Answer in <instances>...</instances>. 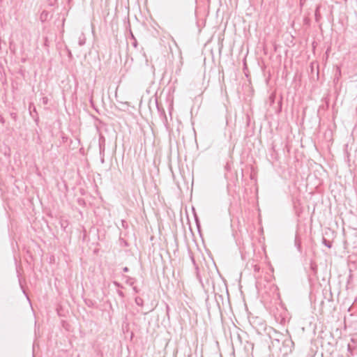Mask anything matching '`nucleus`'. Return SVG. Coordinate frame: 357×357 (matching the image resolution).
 Instances as JSON below:
<instances>
[{
  "instance_id": "nucleus-35",
  "label": "nucleus",
  "mask_w": 357,
  "mask_h": 357,
  "mask_svg": "<svg viewBox=\"0 0 357 357\" xmlns=\"http://www.w3.org/2000/svg\"><path fill=\"white\" fill-rule=\"evenodd\" d=\"M78 202H79V204H80V203H82V202L84 203V201L83 199H79L78 200Z\"/></svg>"
},
{
  "instance_id": "nucleus-9",
  "label": "nucleus",
  "mask_w": 357,
  "mask_h": 357,
  "mask_svg": "<svg viewBox=\"0 0 357 357\" xmlns=\"http://www.w3.org/2000/svg\"><path fill=\"white\" fill-rule=\"evenodd\" d=\"M84 301L85 304L89 307H93L96 304V302L94 301L89 298H85Z\"/></svg>"
},
{
  "instance_id": "nucleus-47",
  "label": "nucleus",
  "mask_w": 357,
  "mask_h": 357,
  "mask_svg": "<svg viewBox=\"0 0 357 357\" xmlns=\"http://www.w3.org/2000/svg\"><path fill=\"white\" fill-rule=\"evenodd\" d=\"M124 245H127L126 241H124Z\"/></svg>"
},
{
  "instance_id": "nucleus-24",
  "label": "nucleus",
  "mask_w": 357,
  "mask_h": 357,
  "mask_svg": "<svg viewBox=\"0 0 357 357\" xmlns=\"http://www.w3.org/2000/svg\"><path fill=\"white\" fill-rule=\"evenodd\" d=\"M89 102H90V104L91 105L92 107L95 108V105H94V102H93V96L91 95L90 98H89Z\"/></svg>"
},
{
  "instance_id": "nucleus-21",
  "label": "nucleus",
  "mask_w": 357,
  "mask_h": 357,
  "mask_svg": "<svg viewBox=\"0 0 357 357\" xmlns=\"http://www.w3.org/2000/svg\"><path fill=\"white\" fill-rule=\"evenodd\" d=\"M116 292H117L118 295H119L121 298H124L125 294H124V293H123L121 290L118 289V290L116 291Z\"/></svg>"
},
{
  "instance_id": "nucleus-37",
  "label": "nucleus",
  "mask_w": 357,
  "mask_h": 357,
  "mask_svg": "<svg viewBox=\"0 0 357 357\" xmlns=\"http://www.w3.org/2000/svg\"><path fill=\"white\" fill-rule=\"evenodd\" d=\"M33 112H35L36 114H37V112H36V109L35 107H33Z\"/></svg>"
},
{
  "instance_id": "nucleus-15",
  "label": "nucleus",
  "mask_w": 357,
  "mask_h": 357,
  "mask_svg": "<svg viewBox=\"0 0 357 357\" xmlns=\"http://www.w3.org/2000/svg\"><path fill=\"white\" fill-rule=\"evenodd\" d=\"M17 277H18V280H19V283H20V286L21 287V289H22L23 291V293L24 294V295L28 297V295L26 294V291H24V288H23V285L22 284V280H21V278L20 276V273L18 271V270L17 269Z\"/></svg>"
},
{
  "instance_id": "nucleus-22",
  "label": "nucleus",
  "mask_w": 357,
  "mask_h": 357,
  "mask_svg": "<svg viewBox=\"0 0 357 357\" xmlns=\"http://www.w3.org/2000/svg\"><path fill=\"white\" fill-rule=\"evenodd\" d=\"M57 0H48V4L50 6H54L56 3Z\"/></svg>"
},
{
  "instance_id": "nucleus-25",
  "label": "nucleus",
  "mask_w": 357,
  "mask_h": 357,
  "mask_svg": "<svg viewBox=\"0 0 357 357\" xmlns=\"http://www.w3.org/2000/svg\"><path fill=\"white\" fill-rule=\"evenodd\" d=\"M66 50H67V52H68V56L69 57V59H72L73 58V54H72V52L71 51L66 47Z\"/></svg>"
},
{
  "instance_id": "nucleus-11",
  "label": "nucleus",
  "mask_w": 357,
  "mask_h": 357,
  "mask_svg": "<svg viewBox=\"0 0 357 357\" xmlns=\"http://www.w3.org/2000/svg\"><path fill=\"white\" fill-rule=\"evenodd\" d=\"M135 301L136 305H137L138 306L142 307L144 305V301L139 296H137L135 299Z\"/></svg>"
},
{
  "instance_id": "nucleus-34",
  "label": "nucleus",
  "mask_w": 357,
  "mask_h": 357,
  "mask_svg": "<svg viewBox=\"0 0 357 357\" xmlns=\"http://www.w3.org/2000/svg\"><path fill=\"white\" fill-rule=\"evenodd\" d=\"M37 142L38 144H40L42 142L41 139H40V137H38V139H37Z\"/></svg>"
},
{
  "instance_id": "nucleus-41",
  "label": "nucleus",
  "mask_w": 357,
  "mask_h": 357,
  "mask_svg": "<svg viewBox=\"0 0 357 357\" xmlns=\"http://www.w3.org/2000/svg\"><path fill=\"white\" fill-rule=\"evenodd\" d=\"M11 116H13V117H16V115H13V114H11Z\"/></svg>"
},
{
  "instance_id": "nucleus-10",
  "label": "nucleus",
  "mask_w": 357,
  "mask_h": 357,
  "mask_svg": "<svg viewBox=\"0 0 357 357\" xmlns=\"http://www.w3.org/2000/svg\"><path fill=\"white\" fill-rule=\"evenodd\" d=\"M192 210H193L194 218H195V221L196 225L197 227L198 230H199L200 222H199V217L197 215L194 208H192Z\"/></svg>"
},
{
  "instance_id": "nucleus-14",
  "label": "nucleus",
  "mask_w": 357,
  "mask_h": 357,
  "mask_svg": "<svg viewBox=\"0 0 357 357\" xmlns=\"http://www.w3.org/2000/svg\"><path fill=\"white\" fill-rule=\"evenodd\" d=\"M125 278H126V284H129L130 286H132L135 282V279L129 276H125Z\"/></svg>"
},
{
  "instance_id": "nucleus-26",
  "label": "nucleus",
  "mask_w": 357,
  "mask_h": 357,
  "mask_svg": "<svg viewBox=\"0 0 357 357\" xmlns=\"http://www.w3.org/2000/svg\"><path fill=\"white\" fill-rule=\"evenodd\" d=\"M311 268L315 271L317 270V266L314 264H311Z\"/></svg>"
},
{
  "instance_id": "nucleus-8",
  "label": "nucleus",
  "mask_w": 357,
  "mask_h": 357,
  "mask_svg": "<svg viewBox=\"0 0 357 357\" xmlns=\"http://www.w3.org/2000/svg\"><path fill=\"white\" fill-rule=\"evenodd\" d=\"M188 253L189 257L190 258V260H191L192 264L194 265L195 269L198 270V266L196 264V261H195V257H194L192 250L190 249H188Z\"/></svg>"
},
{
  "instance_id": "nucleus-7",
  "label": "nucleus",
  "mask_w": 357,
  "mask_h": 357,
  "mask_svg": "<svg viewBox=\"0 0 357 357\" xmlns=\"http://www.w3.org/2000/svg\"><path fill=\"white\" fill-rule=\"evenodd\" d=\"M128 25H129V32H130V38L132 40V46L134 47H137V45H138V43H137V39L135 37L134 34L132 33V31L131 30V28H130V23L128 22Z\"/></svg>"
},
{
  "instance_id": "nucleus-18",
  "label": "nucleus",
  "mask_w": 357,
  "mask_h": 357,
  "mask_svg": "<svg viewBox=\"0 0 357 357\" xmlns=\"http://www.w3.org/2000/svg\"><path fill=\"white\" fill-rule=\"evenodd\" d=\"M60 224H61V227L63 230H65L66 227H67V225H68V222H67V221H66V220H65V221H64V220H61V221H60Z\"/></svg>"
},
{
  "instance_id": "nucleus-5",
  "label": "nucleus",
  "mask_w": 357,
  "mask_h": 357,
  "mask_svg": "<svg viewBox=\"0 0 357 357\" xmlns=\"http://www.w3.org/2000/svg\"><path fill=\"white\" fill-rule=\"evenodd\" d=\"M294 244L299 252H302L301 241L298 234H296Z\"/></svg>"
},
{
  "instance_id": "nucleus-39",
  "label": "nucleus",
  "mask_w": 357,
  "mask_h": 357,
  "mask_svg": "<svg viewBox=\"0 0 357 357\" xmlns=\"http://www.w3.org/2000/svg\"><path fill=\"white\" fill-rule=\"evenodd\" d=\"M255 271H258V270H259V268H257V266H255Z\"/></svg>"
},
{
  "instance_id": "nucleus-31",
  "label": "nucleus",
  "mask_w": 357,
  "mask_h": 357,
  "mask_svg": "<svg viewBox=\"0 0 357 357\" xmlns=\"http://www.w3.org/2000/svg\"><path fill=\"white\" fill-rule=\"evenodd\" d=\"M123 271L125 272V273L128 272L129 271V268L127 266H126V267H124L123 268Z\"/></svg>"
},
{
  "instance_id": "nucleus-45",
  "label": "nucleus",
  "mask_w": 357,
  "mask_h": 357,
  "mask_svg": "<svg viewBox=\"0 0 357 357\" xmlns=\"http://www.w3.org/2000/svg\"><path fill=\"white\" fill-rule=\"evenodd\" d=\"M43 16V17H45V15H43V13L41 14V17Z\"/></svg>"
},
{
  "instance_id": "nucleus-6",
  "label": "nucleus",
  "mask_w": 357,
  "mask_h": 357,
  "mask_svg": "<svg viewBox=\"0 0 357 357\" xmlns=\"http://www.w3.org/2000/svg\"><path fill=\"white\" fill-rule=\"evenodd\" d=\"M320 8H321V5L320 4L317 5L315 11H314L315 21L317 22H319L320 21V20L321 19V15L320 13Z\"/></svg>"
},
{
  "instance_id": "nucleus-17",
  "label": "nucleus",
  "mask_w": 357,
  "mask_h": 357,
  "mask_svg": "<svg viewBox=\"0 0 357 357\" xmlns=\"http://www.w3.org/2000/svg\"><path fill=\"white\" fill-rule=\"evenodd\" d=\"M160 118H161V119L162 121L163 124L167 127V124H168V122H167V118L166 114H164L162 116V117H160Z\"/></svg>"
},
{
  "instance_id": "nucleus-4",
  "label": "nucleus",
  "mask_w": 357,
  "mask_h": 357,
  "mask_svg": "<svg viewBox=\"0 0 357 357\" xmlns=\"http://www.w3.org/2000/svg\"><path fill=\"white\" fill-rule=\"evenodd\" d=\"M99 149H100V157H102V156L105 157V139L104 138L102 139V141L101 140V138H100Z\"/></svg>"
},
{
  "instance_id": "nucleus-36",
  "label": "nucleus",
  "mask_w": 357,
  "mask_h": 357,
  "mask_svg": "<svg viewBox=\"0 0 357 357\" xmlns=\"http://www.w3.org/2000/svg\"><path fill=\"white\" fill-rule=\"evenodd\" d=\"M225 169H227V170L229 169V165H228V164H227V165H225Z\"/></svg>"
},
{
  "instance_id": "nucleus-27",
  "label": "nucleus",
  "mask_w": 357,
  "mask_h": 357,
  "mask_svg": "<svg viewBox=\"0 0 357 357\" xmlns=\"http://www.w3.org/2000/svg\"><path fill=\"white\" fill-rule=\"evenodd\" d=\"M132 289L135 293H139V289L137 287H133Z\"/></svg>"
},
{
  "instance_id": "nucleus-2",
  "label": "nucleus",
  "mask_w": 357,
  "mask_h": 357,
  "mask_svg": "<svg viewBox=\"0 0 357 357\" xmlns=\"http://www.w3.org/2000/svg\"><path fill=\"white\" fill-rule=\"evenodd\" d=\"M281 342L282 346H279V347L278 348L279 349L280 352L282 354L283 356H287L288 354L291 353L294 347V342L290 337H288L286 335L284 336V338L282 339Z\"/></svg>"
},
{
  "instance_id": "nucleus-13",
  "label": "nucleus",
  "mask_w": 357,
  "mask_h": 357,
  "mask_svg": "<svg viewBox=\"0 0 357 357\" xmlns=\"http://www.w3.org/2000/svg\"><path fill=\"white\" fill-rule=\"evenodd\" d=\"M322 243L325 246H326L328 248H331L332 247V243L324 237H323L322 238Z\"/></svg>"
},
{
  "instance_id": "nucleus-1",
  "label": "nucleus",
  "mask_w": 357,
  "mask_h": 357,
  "mask_svg": "<svg viewBox=\"0 0 357 357\" xmlns=\"http://www.w3.org/2000/svg\"><path fill=\"white\" fill-rule=\"evenodd\" d=\"M262 328H259V335L261 336V338L264 341L270 340L271 344L268 345L270 350L278 348L284 335L277 331L275 329L271 326H267L266 324L261 325Z\"/></svg>"
},
{
  "instance_id": "nucleus-33",
  "label": "nucleus",
  "mask_w": 357,
  "mask_h": 357,
  "mask_svg": "<svg viewBox=\"0 0 357 357\" xmlns=\"http://www.w3.org/2000/svg\"><path fill=\"white\" fill-rule=\"evenodd\" d=\"M100 162L102 164L105 163V157H103V156L100 157Z\"/></svg>"
},
{
  "instance_id": "nucleus-12",
  "label": "nucleus",
  "mask_w": 357,
  "mask_h": 357,
  "mask_svg": "<svg viewBox=\"0 0 357 357\" xmlns=\"http://www.w3.org/2000/svg\"><path fill=\"white\" fill-rule=\"evenodd\" d=\"M85 43H86L85 36L83 33H82V35L79 38L78 44L79 46H82L85 44Z\"/></svg>"
},
{
  "instance_id": "nucleus-40",
  "label": "nucleus",
  "mask_w": 357,
  "mask_h": 357,
  "mask_svg": "<svg viewBox=\"0 0 357 357\" xmlns=\"http://www.w3.org/2000/svg\"><path fill=\"white\" fill-rule=\"evenodd\" d=\"M65 21H66V19H65V18H63V24H64Z\"/></svg>"
},
{
  "instance_id": "nucleus-29",
  "label": "nucleus",
  "mask_w": 357,
  "mask_h": 357,
  "mask_svg": "<svg viewBox=\"0 0 357 357\" xmlns=\"http://www.w3.org/2000/svg\"><path fill=\"white\" fill-rule=\"evenodd\" d=\"M122 226L125 228L127 227V222L125 220H122Z\"/></svg>"
},
{
  "instance_id": "nucleus-16",
  "label": "nucleus",
  "mask_w": 357,
  "mask_h": 357,
  "mask_svg": "<svg viewBox=\"0 0 357 357\" xmlns=\"http://www.w3.org/2000/svg\"><path fill=\"white\" fill-rule=\"evenodd\" d=\"M262 324H264V323H263L262 321H260V322H259V323H258V326H254V325H253V327L255 328V330H256V331H257V333L258 334H259V331H258V329H259V328H262V326H261V325H262Z\"/></svg>"
},
{
  "instance_id": "nucleus-43",
  "label": "nucleus",
  "mask_w": 357,
  "mask_h": 357,
  "mask_svg": "<svg viewBox=\"0 0 357 357\" xmlns=\"http://www.w3.org/2000/svg\"><path fill=\"white\" fill-rule=\"evenodd\" d=\"M11 116H13V117H16V115H13V114H11Z\"/></svg>"
},
{
  "instance_id": "nucleus-23",
  "label": "nucleus",
  "mask_w": 357,
  "mask_h": 357,
  "mask_svg": "<svg viewBox=\"0 0 357 357\" xmlns=\"http://www.w3.org/2000/svg\"><path fill=\"white\" fill-rule=\"evenodd\" d=\"M44 46L48 47L49 46V40L47 37L44 38Z\"/></svg>"
},
{
  "instance_id": "nucleus-44",
  "label": "nucleus",
  "mask_w": 357,
  "mask_h": 357,
  "mask_svg": "<svg viewBox=\"0 0 357 357\" xmlns=\"http://www.w3.org/2000/svg\"><path fill=\"white\" fill-rule=\"evenodd\" d=\"M43 16V17H45V15H43V13L41 14V17Z\"/></svg>"
},
{
  "instance_id": "nucleus-3",
  "label": "nucleus",
  "mask_w": 357,
  "mask_h": 357,
  "mask_svg": "<svg viewBox=\"0 0 357 357\" xmlns=\"http://www.w3.org/2000/svg\"><path fill=\"white\" fill-rule=\"evenodd\" d=\"M153 104H154L155 106L156 107L160 117H162L164 114H166L164 109L158 103L157 98H155V100L153 102Z\"/></svg>"
},
{
  "instance_id": "nucleus-38",
  "label": "nucleus",
  "mask_w": 357,
  "mask_h": 357,
  "mask_svg": "<svg viewBox=\"0 0 357 357\" xmlns=\"http://www.w3.org/2000/svg\"><path fill=\"white\" fill-rule=\"evenodd\" d=\"M145 66H146V68L147 69V66H148V64H147V59H146V63H145Z\"/></svg>"
},
{
  "instance_id": "nucleus-19",
  "label": "nucleus",
  "mask_w": 357,
  "mask_h": 357,
  "mask_svg": "<svg viewBox=\"0 0 357 357\" xmlns=\"http://www.w3.org/2000/svg\"><path fill=\"white\" fill-rule=\"evenodd\" d=\"M49 99L47 97L44 96L41 98V102L43 105H47L48 103Z\"/></svg>"
},
{
  "instance_id": "nucleus-28",
  "label": "nucleus",
  "mask_w": 357,
  "mask_h": 357,
  "mask_svg": "<svg viewBox=\"0 0 357 357\" xmlns=\"http://www.w3.org/2000/svg\"><path fill=\"white\" fill-rule=\"evenodd\" d=\"M67 139H68V137L66 136H65V135L62 136V140L63 142H66L67 141Z\"/></svg>"
},
{
  "instance_id": "nucleus-20",
  "label": "nucleus",
  "mask_w": 357,
  "mask_h": 357,
  "mask_svg": "<svg viewBox=\"0 0 357 357\" xmlns=\"http://www.w3.org/2000/svg\"><path fill=\"white\" fill-rule=\"evenodd\" d=\"M113 284H114V286H116L118 288H123V285L120 282H119L117 281H114Z\"/></svg>"
},
{
  "instance_id": "nucleus-42",
  "label": "nucleus",
  "mask_w": 357,
  "mask_h": 357,
  "mask_svg": "<svg viewBox=\"0 0 357 357\" xmlns=\"http://www.w3.org/2000/svg\"><path fill=\"white\" fill-rule=\"evenodd\" d=\"M11 116H13V117H16V115H13V114H11Z\"/></svg>"
},
{
  "instance_id": "nucleus-30",
  "label": "nucleus",
  "mask_w": 357,
  "mask_h": 357,
  "mask_svg": "<svg viewBox=\"0 0 357 357\" xmlns=\"http://www.w3.org/2000/svg\"><path fill=\"white\" fill-rule=\"evenodd\" d=\"M0 122L3 124L5 122V120L3 116H0Z\"/></svg>"
},
{
  "instance_id": "nucleus-46",
  "label": "nucleus",
  "mask_w": 357,
  "mask_h": 357,
  "mask_svg": "<svg viewBox=\"0 0 357 357\" xmlns=\"http://www.w3.org/2000/svg\"><path fill=\"white\" fill-rule=\"evenodd\" d=\"M151 103H152V101H151V100H150V102H149V107H151L150 105H151Z\"/></svg>"
},
{
  "instance_id": "nucleus-32",
  "label": "nucleus",
  "mask_w": 357,
  "mask_h": 357,
  "mask_svg": "<svg viewBox=\"0 0 357 357\" xmlns=\"http://www.w3.org/2000/svg\"><path fill=\"white\" fill-rule=\"evenodd\" d=\"M347 350H348V351H349L350 353H351V352H352V351H351V345H350V344H348V346H347Z\"/></svg>"
}]
</instances>
